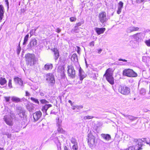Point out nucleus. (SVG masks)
I'll use <instances>...</instances> for the list:
<instances>
[{
    "label": "nucleus",
    "instance_id": "59",
    "mask_svg": "<svg viewBox=\"0 0 150 150\" xmlns=\"http://www.w3.org/2000/svg\"><path fill=\"white\" fill-rule=\"evenodd\" d=\"M102 51V50L101 49H100L98 50V53L99 54H100Z\"/></svg>",
    "mask_w": 150,
    "mask_h": 150
},
{
    "label": "nucleus",
    "instance_id": "1",
    "mask_svg": "<svg viewBox=\"0 0 150 150\" xmlns=\"http://www.w3.org/2000/svg\"><path fill=\"white\" fill-rule=\"evenodd\" d=\"M25 57L27 64L31 66L34 65L37 61L34 54H27L25 55Z\"/></svg>",
    "mask_w": 150,
    "mask_h": 150
},
{
    "label": "nucleus",
    "instance_id": "48",
    "mask_svg": "<svg viewBox=\"0 0 150 150\" xmlns=\"http://www.w3.org/2000/svg\"><path fill=\"white\" fill-rule=\"evenodd\" d=\"M145 0H136V2L137 3H140L143 2Z\"/></svg>",
    "mask_w": 150,
    "mask_h": 150
},
{
    "label": "nucleus",
    "instance_id": "12",
    "mask_svg": "<svg viewBox=\"0 0 150 150\" xmlns=\"http://www.w3.org/2000/svg\"><path fill=\"white\" fill-rule=\"evenodd\" d=\"M42 114L40 111H37L33 114V117L35 121H38L40 119L42 116Z\"/></svg>",
    "mask_w": 150,
    "mask_h": 150
},
{
    "label": "nucleus",
    "instance_id": "38",
    "mask_svg": "<svg viewBox=\"0 0 150 150\" xmlns=\"http://www.w3.org/2000/svg\"><path fill=\"white\" fill-rule=\"evenodd\" d=\"M71 143L73 144L77 143L76 139L74 137H72L71 139Z\"/></svg>",
    "mask_w": 150,
    "mask_h": 150
},
{
    "label": "nucleus",
    "instance_id": "29",
    "mask_svg": "<svg viewBox=\"0 0 150 150\" xmlns=\"http://www.w3.org/2000/svg\"><path fill=\"white\" fill-rule=\"evenodd\" d=\"M79 28L77 26H75L71 30L72 32L79 33Z\"/></svg>",
    "mask_w": 150,
    "mask_h": 150
},
{
    "label": "nucleus",
    "instance_id": "43",
    "mask_svg": "<svg viewBox=\"0 0 150 150\" xmlns=\"http://www.w3.org/2000/svg\"><path fill=\"white\" fill-rule=\"evenodd\" d=\"M8 86L10 88H12V80L11 79H10L8 81Z\"/></svg>",
    "mask_w": 150,
    "mask_h": 150
},
{
    "label": "nucleus",
    "instance_id": "25",
    "mask_svg": "<svg viewBox=\"0 0 150 150\" xmlns=\"http://www.w3.org/2000/svg\"><path fill=\"white\" fill-rule=\"evenodd\" d=\"M122 114L127 118L131 120L132 121L135 119V117L132 116L128 115H125L124 114Z\"/></svg>",
    "mask_w": 150,
    "mask_h": 150
},
{
    "label": "nucleus",
    "instance_id": "26",
    "mask_svg": "<svg viewBox=\"0 0 150 150\" xmlns=\"http://www.w3.org/2000/svg\"><path fill=\"white\" fill-rule=\"evenodd\" d=\"M12 101L14 102H18L20 101V99L17 97L15 96H12L11 97Z\"/></svg>",
    "mask_w": 150,
    "mask_h": 150
},
{
    "label": "nucleus",
    "instance_id": "35",
    "mask_svg": "<svg viewBox=\"0 0 150 150\" xmlns=\"http://www.w3.org/2000/svg\"><path fill=\"white\" fill-rule=\"evenodd\" d=\"M27 109L30 112L32 111V110L34 109V108L33 106L32 105H28L27 106Z\"/></svg>",
    "mask_w": 150,
    "mask_h": 150
},
{
    "label": "nucleus",
    "instance_id": "28",
    "mask_svg": "<svg viewBox=\"0 0 150 150\" xmlns=\"http://www.w3.org/2000/svg\"><path fill=\"white\" fill-rule=\"evenodd\" d=\"M6 83V81L5 78L0 77V84L4 85Z\"/></svg>",
    "mask_w": 150,
    "mask_h": 150
},
{
    "label": "nucleus",
    "instance_id": "17",
    "mask_svg": "<svg viewBox=\"0 0 150 150\" xmlns=\"http://www.w3.org/2000/svg\"><path fill=\"white\" fill-rule=\"evenodd\" d=\"M52 106V105L50 104H46L42 106L41 109L42 111L43 112H45L46 114H47L46 113L47 110L49 108L51 107Z\"/></svg>",
    "mask_w": 150,
    "mask_h": 150
},
{
    "label": "nucleus",
    "instance_id": "10",
    "mask_svg": "<svg viewBox=\"0 0 150 150\" xmlns=\"http://www.w3.org/2000/svg\"><path fill=\"white\" fill-rule=\"evenodd\" d=\"M143 146L142 145L141 142H139L137 145L134 147L133 146L129 147L128 150H141Z\"/></svg>",
    "mask_w": 150,
    "mask_h": 150
},
{
    "label": "nucleus",
    "instance_id": "31",
    "mask_svg": "<svg viewBox=\"0 0 150 150\" xmlns=\"http://www.w3.org/2000/svg\"><path fill=\"white\" fill-rule=\"evenodd\" d=\"M30 99L33 102L38 104H39V102L38 99L33 97H31Z\"/></svg>",
    "mask_w": 150,
    "mask_h": 150
},
{
    "label": "nucleus",
    "instance_id": "62",
    "mask_svg": "<svg viewBox=\"0 0 150 150\" xmlns=\"http://www.w3.org/2000/svg\"><path fill=\"white\" fill-rule=\"evenodd\" d=\"M57 132H54V133L52 134V136L54 137L56 134Z\"/></svg>",
    "mask_w": 150,
    "mask_h": 150
},
{
    "label": "nucleus",
    "instance_id": "37",
    "mask_svg": "<svg viewBox=\"0 0 150 150\" xmlns=\"http://www.w3.org/2000/svg\"><path fill=\"white\" fill-rule=\"evenodd\" d=\"M52 139H53L56 143H60V141H59V137H55L54 139L52 138Z\"/></svg>",
    "mask_w": 150,
    "mask_h": 150
},
{
    "label": "nucleus",
    "instance_id": "42",
    "mask_svg": "<svg viewBox=\"0 0 150 150\" xmlns=\"http://www.w3.org/2000/svg\"><path fill=\"white\" fill-rule=\"evenodd\" d=\"M93 117L92 116H84L83 117V119L85 120H86L87 119H90L91 118H92Z\"/></svg>",
    "mask_w": 150,
    "mask_h": 150
},
{
    "label": "nucleus",
    "instance_id": "24",
    "mask_svg": "<svg viewBox=\"0 0 150 150\" xmlns=\"http://www.w3.org/2000/svg\"><path fill=\"white\" fill-rule=\"evenodd\" d=\"M37 41L35 39H33L31 40L30 42V46L31 47L35 46L37 45Z\"/></svg>",
    "mask_w": 150,
    "mask_h": 150
},
{
    "label": "nucleus",
    "instance_id": "53",
    "mask_svg": "<svg viewBox=\"0 0 150 150\" xmlns=\"http://www.w3.org/2000/svg\"><path fill=\"white\" fill-rule=\"evenodd\" d=\"M40 94L41 96H44V94L43 93L40 92Z\"/></svg>",
    "mask_w": 150,
    "mask_h": 150
},
{
    "label": "nucleus",
    "instance_id": "54",
    "mask_svg": "<svg viewBox=\"0 0 150 150\" xmlns=\"http://www.w3.org/2000/svg\"><path fill=\"white\" fill-rule=\"evenodd\" d=\"M119 61H122L123 62H127V60H126V59H119Z\"/></svg>",
    "mask_w": 150,
    "mask_h": 150
},
{
    "label": "nucleus",
    "instance_id": "5",
    "mask_svg": "<svg viewBox=\"0 0 150 150\" xmlns=\"http://www.w3.org/2000/svg\"><path fill=\"white\" fill-rule=\"evenodd\" d=\"M67 73L68 76L71 78H74L76 76L75 71L72 65H68L67 67Z\"/></svg>",
    "mask_w": 150,
    "mask_h": 150
},
{
    "label": "nucleus",
    "instance_id": "55",
    "mask_svg": "<svg viewBox=\"0 0 150 150\" xmlns=\"http://www.w3.org/2000/svg\"><path fill=\"white\" fill-rule=\"evenodd\" d=\"M82 107L81 106H76V108L77 109H79L80 108H82Z\"/></svg>",
    "mask_w": 150,
    "mask_h": 150
},
{
    "label": "nucleus",
    "instance_id": "7",
    "mask_svg": "<svg viewBox=\"0 0 150 150\" xmlns=\"http://www.w3.org/2000/svg\"><path fill=\"white\" fill-rule=\"evenodd\" d=\"M46 79L47 82L50 83L54 84L55 80L53 75L50 73H48L45 75Z\"/></svg>",
    "mask_w": 150,
    "mask_h": 150
},
{
    "label": "nucleus",
    "instance_id": "33",
    "mask_svg": "<svg viewBox=\"0 0 150 150\" xmlns=\"http://www.w3.org/2000/svg\"><path fill=\"white\" fill-rule=\"evenodd\" d=\"M40 104H47V103H49V102L46 100L44 99H41L40 100Z\"/></svg>",
    "mask_w": 150,
    "mask_h": 150
},
{
    "label": "nucleus",
    "instance_id": "8",
    "mask_svg": "<svg viewBox=\"0 0 150 150\" xmlns=\"http://www.w3.org/2000/svg\"><path fill=\"white\" fill-rule=\"evenodd\" d=\"M98 17L100 22L102 23L106 22L107 20L106 13L104 11L100 12L98 14Z\"/></svg>",
    "mask_w": 150,
    "mask_h": 150
},
{
    "label": "nucleus",
    "instance_id": "41",
    "mask_svg": "<svg viewBox=\"0 0 150 150\" xmlns=\"http://www.w3.org/2000/svg\"><path fill=\"white\" fill-rule=\"evenodd\" d=\"M145 42L147 46H150V39L145 40Z\"/></svg>",
    "mask_w": 150,
    "mask_h": 150
},
{
    "label": "nucleus",
    "instance_id": "45",
    "mask_svg": "<svg viewBox=\"0 0 150 150\" xmlns=\"http://www.w3.org/2000/svg\"><path fill=\"white\" fill-rule=\"evenodd\" d=\"M70 20L72 22L75 21L76 20V18L74 17H72L70 18Z\"/></svg>",
    "mask_w": 150,
    "mask_h": 150
},
{
    "label": "nucleus",
    "instance_id": "23",
    "mask_svg": "<svg viewBox=\"0 0 150 150\" xmlns=\"http://www.w3.org/2000/svg\"><path fill=\"white\" fill-rule=\"evenodd\" d=\"M101 136L103 139L107 141H108L111 139V136L109 134H101Z\"/></svg>",
    "mask_w": 150,
    "mask_h": 150
},
{
    "label": "nucleus",
    "instance_id": "49",
    "mask_svg": "<svg viewBox=\"0 0 150 150\" xmlns=\"http://www.w3.org/2000/svg\"><path fill=\"white\" fill-rule=\"evenodd\" d=\"M5 134L7 135L8 138H10L11 137V134L9 133H6Z\"/></svg>",
    "mask_w": 150,
    "mask_h": 150
},
{
    "label": "nucleus",
    "instance_id": "64",
    "mask_svg": "<svg viewBox=\"0 0 150 150\" xmlns=\"http://www.w3.org/2000/svg\"><path fill=\"white\" fill-rule=\"evenodd\" d=\"M68 102L69 103H70L71 104L72 103V101L71 100H69Z\"/></svg>",
    "mask_w": 150,
    "mask_h": 150
},
{
    "label": "nucleus",
    "instance_id": "3",
    "mask_svg": "<svg viewBox=\"0 0 150 150\" xmlns=\"http://www.w3.org/2000/svg\"><path fill=\"white\" fill-rule=\"evenodd\" d=\"M113 72L112 69L109 68L108 69L105 73L104 75L106 77L107 80L111 85L114 84V79L112 76Z\"/></svg>",
    "mask_w": 150,
    "mask_h": 150
},
{
    "label": "nucleus",
    "instance_id": "22",
    "mask_svg": "<svg viewBox=\"0 0 150 150\" xmlns=\"http://www.w3.org/2000/svg\"><path fill=\"white\" fill-rule=\"evenodd\" d=\"M53 51L54 52V59L57 60L59 56V54L58 50L57 48H54L53 49Z\"/></svg>",
    "mask_w": 150,
    "mask_h": 150
},
{
    "label": "nucleus",
    "instance_id": "15",
    "mask_svg": "<svg viewBox=\"0 0 150 150\" xmlns=\"http://www.w3.org/2000/svg\"><path fill=\"white\" fill-rule=\"evenodd\" d=\"M53 68V65L51 63H47L44 66V69L46 71H50Z\"/></svg>",
    "mask_w": 150,
    "mask_h": 150
},
{
    "label": "nucleus",
    "instance_id": "18",
    "mask_svg": "<svg viewBox=\"0 0 150 150\" xmlns=\"http://www.w3.org/2000/svg\"><path fill=\"white\" fill-rule=\"evenodd\" d=\"M79 76L80 77V79L81 81H82L83 79L86 77V75L83 72L82 70L80 67L79 71Z\"/></svg>",
    "mask_w": 150,
    "mask_h": 150
},
{
    "label": "nucleus",
    "instance_id": "39",
    "mask_svg": "<svg viewBox=\"0 0 150 150\" xmlns=\"http://www.w3.org/2000/svg\"><path fill=\"white\" fill-rule=\"evenodd\" d=\"M78 143L74 144L72 146V149L73 150H77L78 149Z\"/></svg>",
    "mask_w": 150,
    "mask_h": 150
},
{
    "label": "nucleus",
    "instance_id": "27",
    "mask_svg": "<svg viewBox=\"0 0 150 150\" xmlns=\"http://www.w3.org/2000/svg\"><path fill=\"white\" fill-rule=\"evenodd\" d=\"M71 59L74 62H77L78 61V58L76 54H73L71 56Z\"/></svg>",
    "mask_w": 150,
    "mask_h": 150
},
{
    "label": "nucleus",
    "instance_id": "20",
    "mask_svg": "<svg viewBox=\"0 0 150 150\" xmlns=\"http://www.w3.org/2000/svg\"><path fill=\"white\" fill-rule=\"evenodd\" d=\"M123 4L122 1H120L118 4V9L117 11V13L119 14L121 12L122 8H123Z\"/></svg>",
    "mask_w": 150,
    "mask_h": 150
},
{
    "label": "nucleus",
    "instance_id": "51",
    "mask_svg": "<svg viewBox=\"0 0 150 150\" xmlns=\"http://www.w3.org/2000/svg\"><path fill=\"white\" fill-rule=\"evenodd\" d=\"M5 2H6V4L7 5V6H8H8H9V3L8 2V0H5Z\"/></svg>",
    "mask_w": 150,
    "mask_h": 150
},
{
    "label": "nucleus",
    "instance_id": "16",
    "mask_svg": "<svg viewBox=\"0 0 150 150\" xmlns=\"http://www.w3.org/2000/svg\"><path fill=\"white\" fill-rule=\"evenodd\" d=\"M94 30L98 35H100L103 33L105 30V28H95Z\"/></svg>",
    "mask_w": 150,
    "mask_h": 150
},
{
    "label": "nucleus",
    "instance_id": "61",
    "mask_svg": "<svg viewBox=\"0 0 150 150\" xmlns=\"http://www.w3.org/2000/svg\"><path fill=\"white\" fill-rule=\"evenodd\" d=\"M21 50V48H18V50H17V53H19Z\"/></svg>",
    "mask_w": 150,
    "mask_h": 150
},
{
    "label": "nucleus",
    "instance_id": "2",
    "mask_svg": "<svg viewBox=\"0 0 150 150\" xmlns=\"http://www.w3.org/2000/svg\"><path fill=\"white\" fill-rule=\"evenodd\" d=\"M88 143L89 147L91 148L94 147L97 143L95 136L90 132L88 135Z\"/></svg>",
    "mask_w": 150,
    "mask_h": 150
},
{
    "label": "nucleus",
    "instance_id": "21",
    "mask_svg": "<svg viewBox=\"0 0 150 150\" xmlns=\"http://www.w3.org/2000/svg\"><path fill=\"white\" fill-rule=\"evenodd\" d=\"M4 9L3 6L1 5H0V21L3 19L4 17Z\"/></svg>",
    "mask_w": 150,
    "mask_h": 150
},
{
    "label": "nucleus",
    "instance_id": "14",
    "mask_svg": "<svg viewBox=\"0 0 150 150\" xmlns=\"http://www.w3.org/2000/svg\"><path fill=\"white\" fill-rule=\"evenodd\" d=\"M57 126L58 127V128L57 129V131L58 132L64 134L65 135L67 134L66 132L62 128L61 124L59 123H57Z\"/></svg>",
    "mask_w": 150,
    "mask_h": 150
},
{
    "label": "nucleus",
    "instance_id": "11",
    "mask_svg": "<svg viewBox=\"0 0 150 150\" xmlns=\"http://www.w3.org/2000/svg\"><path fill=\"white\" fill-rule=\"evenodd\" d=\"M4 119L6 123L10 126L13 125L12 119L9 116L6 115L4 117Z\"/></svg>",
    "mask_w": 150,
    "mask_h": 150
},
{
    "label": "nucleus",
    "instance_id": "52",
    "mask_svg": "<svg viewBox=\"0 0 150 150\" xmlns=\"http://www.w3.org/2000/svg\"><path fill=\"white\" fill-rule=\"evenodd\" d=\"M56 31L59 33L61 31V30L59 28H57L56 30Z\"/></svg>",
    "mask_w": 150,
    "mask_h": 150
},
{
    "label": "nucleus",
    "instance_id": "57",
    "mask_svg": "<svg viewBox=\"0 0 150 150\" xmlns=\"http://www.w3.org/2000/svg\"><path fill=\"white\" fill-rule=\"evenodd\" d=\"M25 93H26V96H29L30 95V94L27 91H26Z\"/></svg>",
    "mask_w": 150,
    "mask_h": 150
},
{
    "label": "nucleus",
    "instance_id": "40",
    "mask_svg": "<svg viewBox=\"0 0 150 150\" xmlns=\"http://www.w3.org/2000/svg\"><path fill=\"white\" fill-rule=\"evenodd\" d=\"M143 141L146 144H149L150 146V140L145 138L144 139Z\"/></svg>",
    "mask_w": 150,
    "mask_h": 150
},
{
    "label": "nucleus",
    "instance_id": "4",
    "mask_svg": "<svg viewBox=\"0 0 150 150\" xmlns=\"http://www.w3.org/2000/svg\"><path fill=\"white\" fill-rule=\"evenodd\" d=\"M123 74L128 77H134L137 76V74L131 69H126L123 71Z\"/></svg>",
    "mask_w": 150,
    "mask_h": 150
},
{
    "label": "nucleus",
    "instance_id": "19",
    "mask_svg": "<svg viewBox=\"0 0 150 150\" xmlns=\"http://www.w3.org/2000/svg\"><path fill=\"white\" fill-rule=\"evenodd\" d=\"M139 28L137 27H135L134 26H131L129 28L127 29V32L128 33H130L132 32L138 30Z\"/></svg>",
    "mask_w": 150,
    "mask_h": 150
},
{
    "label": "nucleus",
    "instance_id": "34",
    "mask_svg": "<svg viewBox=\"0 0 150 150\" xmlns=\"http://www.w3.org/2000/svg\"><path fill=\"white\" fill-rule=\"evenodd\" d=\"M29 37V34H27L25 37L24 40V42L23 43V45H25L26 44V42L28 41V39Z\"/></svg>",
    "mask_w": 150,
    "mask_h": 150
},
{
    "label": "nucleus",
    "instance_id": "30",
    "mask_svg": "<svg viewBox=\"0 0 150 150\" xmlns=\"http://www.w3.org/2000/svg\"><path fill=\"white\" fill-rule=\"evenodd\" d=\"M138 35H139L138 34H136L132 36H131L130 37L132 38L133 39H134L135 40L137 41L139 40V38Z\"/></svg>",
    "mask_w": 150,
    "mask_h": 150
},
{
    "label": "nucleus",
    "instance_id": "32",
    "mask_svg": "<svg viewBox=\"0 0 150 150\" xmlns=\"http://www.w3.org/2000/svg\"><path fill=\"white\" fill-rule=\"evenodd\" d=\"M62 70L60 73V75L62 78H64L65 75L64 74V71L63 68H62Z\"/></svg>",
    "mask_w": 150,
    "mask_h": 150
},
{
    "label": "nucleus",
    "instance_id": "44",
    "mask_svg": "<svg viewBox=\"0 0 150 150\" xmlns=\"http://www.w3.org/2000/svg\"><path fill=\"white\" fill-rule=\"evenodd\" d=\"M38 28L35 29L34 30H32L30 32V37L32 36L33 35L34 33H35V31H36L37 29Z\"/></svg>",
    "mask_w": 150,
    "mask_h": 150
},
{
    "label": "nucleus",
    "instance_id": "63",
    "mask_svg": "<svg viewBox=\"0 0 150 150\" xmlns=\"http://www.w3.org/2000/svg\"><path fill=\"white\" fill-rule=\"evenodd\" d=\"M72 107L73 108H72V109L73 110H75V109L76 108V106H75L74 107Z\"/></svg>",
    "mask_w": 150,
    "mask_h": 150
},
{
    "label": "nucleus",
    "instance_id": "6",
    "mask_svg": "<svg viewBox=\"0 0 150 150\" xmlns=\"http://www.w3.org/2000/svg\"><path fill=\"white\" fill-rule=\"evenodd\" d=\"M130 89L126 86H119L118 91L121 94L124 95H127L130 93Z\"/></svg>",
    "mask_w": 150,
    "mask_h": 150
},
{
    "label": "nucleus",
    "instance_id": "60",
    "mask_svg": "<svg viewBox=\"0 0 150 150\" xmlns=\"http://www.w3.org/2000/svg\"><path fill=\"white\" fill-rule=\"evenodd\" d=\"M77 47V52H78V53H79V52H80V48L79 47Z\"/></svg>",
    "mask_w": 150,
    "mask_h": 150
},
{
    "label": "nucleus",
    "instance_id": "47",
    "mask_svg": "<svg viewBox=\"0 0 150 150\" xmlns=\"http://www.w3.org/2000/svg\"><path fill=\"white\" fill-rule=\"evenodd\" d=\"M59 140L60 142L62 141L64 139V137L63 135H61V136H59Z\"/></svg>",
    "mask_w": 150,
    "mask_h": 150
},
{
    "label": "nucleus",
    "instance_id": "50",
    "mask_svg": "<svg viewBox=\"0 0 150 150\" xmlns=\"http://www.w3.org/2000/svg\"><path fill=\"white\" fill-rule=\"evenodd\" d=\"M90 45L91 46H94V43L93 41L91 42L90 43Z\"/></svg>",
    "mask_w": 150,
    "mask_h": 150
},
{
    "label": "nucleus",
    "instance_id": "56",
    "mask_svg": "<svg viewBox=\"0 0 150 150\" xmlns=\"http://www.w3.org/2000/svg\"><path fill=\"white\" fill-rule=\"evenodd\" d=\"M64 150H69L68 148L66 146H65L64 148Z\"/></svg>",
    "mask_w": 150,
    "mask_h": 150
},
{
    "label": "nucleus",
    "instance_id": "13",
    "mask_svg": "<svg viewBox=\"0 0 150 150\" xmlns=\"http://www.w3.org/2000/svg\"><path fill=\"white\" fill-rule=\"evenodd\" d=\"M14 79L15 84H18L21 86H22L23 85V81L21 78L16 76L14 78Z\"/></svg>",
    "mask_w": 150,
    "mask_h": 150
},
{
    "label": "nucleus",
    "instance_id": "58",
    "mask_svg": "<svg viewBox=\"0 0 150 150\" xmlns=\"http://www.w3.org/2000/svg\"><path fill=\"white\" fill-rule=\"evenodd\" d=\"M76 26H77L78 27L80 26L81 25V24L80 23H78L76 24Z\"/></svg>",
    "mask_w": 150,
    "mask_h": 150
},
{
    "label": "nucleus",
    "instance_id": "46",
    "mask_svg": "<svg viewBox=\"0 0 150 150\" xmlns=\"http://www.w3.org/2000/svg\"><path fill=\"white\" fill-rule=\"evenodd\" d=\"M5 99V100L6 102H8L10 100V97H6L5 96L4 97Z\"/></svg>",
    "mask_w": 150,
    "mask_h": 150
},
{
    "label": "nucleus",
    "instance_id": "9",
    "mask_svg": "<svg viewBox=\"0 0 150 150\" xmlns=\"http://www.w3.org/2000/svg\"><path fill=\"white\" fill-rule=\"evenodd\" d=\"M17 111L20 117L21 118L24 117L25 116V111L23 108L21 107L17 108Z\"/></svg>",
    "mask_w": 150,
    "mask_h": 150
},
{
    "label": "nucleus",
    "instance_id": "36",
    "mask_svg": "<svg viewBox=\"0 0 150 150\" xmlns=\"http://www.w3.org/2000/svg\"><path fill=\"white\" fill-rule=\"evenodd\" d=\"M146 93V91L144 88H142L140 89V91L139 93L142 95H144Z\"/></svg>",
    "mask_w": 150,
    "mask_h": 150
}]
</instances>
